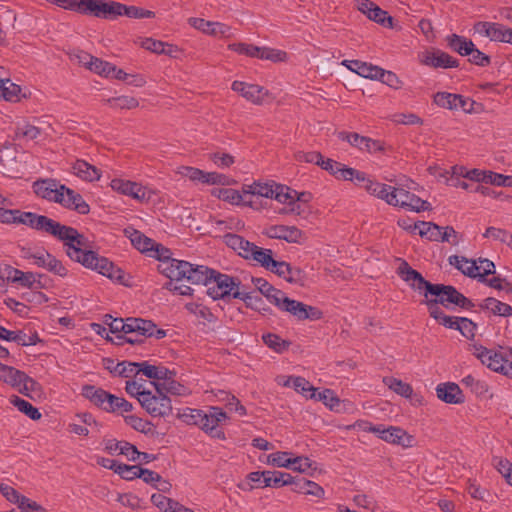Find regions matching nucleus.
I'll list each match as a JSON object with an SVG mask.
<instances>
[{"mask_svg":"<svg viewBox=\"0 0 512 512\" xmlns=\"http://www.w3.org/2000/svg\"><path fill=\"white\" fill-rule=\"evenodd\" d=\"M189 24L203 33L211 36L230 37L231 28L220 22H212L203 18L191 17L188 20Z\"/></svg>","mask_w":512,"mask_h":512,"instance_id":"2eb2a0df","label":"nucleus"},{"mask_svg":"<svg viewBox=\"0 0 512 512\" xmlns=\"http://www.w3.org/2000/svg\"><path fill=\"white\" fill-rule=\"evenodd\" d=\"M74 174L84 181H96L101 177V170L85 160H76L72 166Z\"/></svg>","mask_w":512,"mask_h":512,"instance_id":"473e14b6","label":"nucleus"},{"mask_svg":"<svg viewBox=\"0 0 512 512\" xmlns=\"http://www.w3.org/2000/svg\"><path fill=\"white\" fill-rule=\"evenodd\" d=\"M258 59L270 60L272 62H283L287 59V53L283 50L260 47Z\"/></svg>","mask_w":512,"mask_h":512,"instance_id":"680f3d73","label":"nucleus"},{"mask_svg":"<svg viewBox=\"0 0 512 512\" xmlns=\"http://www.w3.org/2000/svg\"><path fill=\"white\" fill-rule=\"evenodd\" d=\"M155 387V393L147 391L142 394L140 405L152 417H167L172 414L171 399L163 392L162 383L151 382Z\"/></svg>","mask_w":512,"mask_h":512,"instance_id":"7ed1b4c3","label":"nucleus"},{"mask_svg":"<svg viewBox=\"0 0 512 512\" xmlns=\"http://www.w3.org/2000/svg\"><path fill=\"white\" fill-rule=\"evenodd\" d=\"M268 238L284 240L288 243L301 244L304 240V233L296 226L271 225L263 232Z\"/></svg>","mask_w":512,"mask_h":512,"instance_id":"9b49d317","label":"nucleus"},{"mask_svg":"<svg viewBox=\"0 0 512 512\" xmlns=\"http://www.w3.org/2000/svg\"><path fill=\"white\" fill-rule=\"evenodd\" d=\"M272 273L284 278L291 284L303 286L305 282V273L299 267H293L285 261H278Z\"/></svg>","mask_w":512,"mask_h":512,"instance_id":"4be33fe9","label":"nucleus"},{"mask_svg":"<svg viewBox=\"0 0 512 512\" xmlns=\"http://www.w3.org/2000/svg\"><path fill=\"white\" fill-rule=\"evenodd\" d=\"M395 206L407 208L415 212L431 210V204L428 201L403 188H398Z\"/></svg>","mask_w":512,"mask_h":512,"instance_id":"4468645a","label":"nucleus"},{"mask_svg":"<svg viewBox=\"0 0 512 512\" xmlns=\"http://www.w3.org/2000/svg\"><path fill=\"white\" fill-rule=\"evenodd\" d=\"M44 232L62 241L64 247H66V242H69L76 235L75 228L61 224L51 218H48Z\"/></svg>","mask_w":512,"mask_h":512,"instance_id":"a878e982","label":"nucleus"},{"mask_svg":"<svg viewBox=\"0 0 512 512\" xmlns=\"http://www.w3.org/2000/svg\"><path fill=\"white\" fill-rule=\"evenodd\" d=\"M342 65L357 73L358 75L371 80H376L378 77V72L380 71L379 66L372 65L360 60H344Z\"/></svg>","mask_w":512,"mask_h":512,"instance_id":"cd10ccee","label":"nucleus"},{"mask_svg":"<svg viewBox=\"0 0 512 512\" xmlns=\"http://www.w3.org/2000/svg\"><path fill=\"white\" fill-rule=\"evenodd\" d=\"M377 76L376 80L381 81L383 84H386L395 90L401 89L403 86V81H401L392 71H388L380 67V71Z\"/></svg>","mask_w":512,"mask_h":512,"instance_id":"5fc2aeb1","label":"nucleus"},{"mask_svg":"<svg viewBox=\"0 0 512 512\" xmlns=\"http://www.w3.org/2000/svg\"><path fill=\"white\" fill-rule=\"evenodd\" d=\"M437 397L448 404H462L465 396L456 383L447 382L439 384L436 388Z\"/></svg>","mask_w":512,"mask_h":512,"instance_id":"5701e85b","label":"nucleus"},{"mask_svg":"<svg viewBox=\"0 0 512 512\" xmlns=\"http://www.w3.org/2000/svg\"><path fill=\"white\" fill-rule=\"evenodd\" d=\"M138 367V362L122 361L114 366L112 373L123 378H133L139 374Z\"/></svg>","mask_w":512,"mask_h":512,"instance_id":"c03bdc74","label":"nucleus"},{"mask_svg":"<svg viewBox=\"0 0 512 512\" xmlns=\"http://www.w3.org/2000/svg\"><path fill=\"white\" fill-rule=\"evenodd\" d=\"M35 275L36 274L33 272H23L19 270V274L16 276L14 283L31 290L43 288L41 281L35 279Z\"/></svg>","mask_w":512,"mask_h":512,"instance_id":"8fccbe9b","label":"nucleus"},{"mask_svg":"<svg viewBox=\"0 0 512 512\" xmlns=\"http://www.w3.org/2000/svg\"><path fill=\"white\" fill-rule=\"evenodd\" d=\"M81 4L85 7V15H91L97 18L114 20L121 16V3L116 1L105 0H81Z\"/></svg>","mask_w":512,"mask_h":512,"instance_id":"423d86ee","label":"nucleus"},{"mask_svg":"<svg viewBox=\"0 0 512 512\" xmlns=\"http://www.w3.org/2000/svg\"><path fill=\"white\" fill-rule=\"evenodd\" d=\"M89 70L108 78L113 71H116V66L95 57L92 63H90Z\"/></svg>","mask_w":512,"mask_h":512,"instance_id":"e2e57ef3","label":"nucleus"},{"mask_svg":"<svg viewBox=\"0 0 512 512\" xmlns=\"http://www.w3.org/2000/svg\"><path fill=\"white\" fill-rule=\"evenodd\" d=\"M129 238L132 245L142 253L152 251L154 245H156L153 239L148 238L142 232L135 229L130 233Z\"/></svg>","mask_w":512,"mask_h":512,"instance_id":"79ce46f5","label":"nucleus"},{"mask_svg":"<svg viewBox=\"0 0 512 512\" xmlns=\"http://www.w3.org/2000/svg\"><path fill=\"white\" fill-rule=\"evenodd\" d=\"M179 417L186 424L201 428L203 420L206 419V412L200 409L185 408Z\"/></svg>","mask_w":512,"mask_h":512,"instance_id":"de8ad7c7","label":"nucleus"},{"mask_svg":"<svg viewBox=\"0 0 512 512\" xmlns=\"http://www.w3.org/2000/svg\"><path fill=\"white\" fill-rule=\"evenodd\" d=\"M128 321V333H136V339L140 340V344L143 343L146 338L151 337L150 330H153V321L134 317H129Z\"/></svg>","mask_w":512,"mask_h":512,"instance_id":"c85d7f7f","label":"nucleus"},{"mask_svg":"<svg viewBox=\"0 0 512 512\" xmlns=\"http://www.w3.org/2000/svg\"><path fill=\"white\" fill-rule=\"evenodd\" d=\"M254 260L259 263L263 268L272 272L276 267L277 260L273 259V251L271 249H265L254 244L252 251L249 254L248 260Z\"/></svg>","mask_w":512,"mask_h":512,"instance_id":"72a5a7b5","label":"nucleus"},{"mask_svg":"<svg viewBox=\"0 0 512 512\" xmlns=\"http://www.w3.org/2000/svg\"><path fill=\"white\" fill-rule=\"evenodd\" d=\"M483 311H489L495 316L510 317L512 316V306L497 300L494 297L484 299L479 305Z\"/></svg>","mask_w":512,"mask_h":512,"instance_id":"f704fd0d","label":"nucleus"},{"mask_svg":"<svg viewBox=\"0 0 512 512\" xmlns=\"http://www.w3.org/2000/svg\"><path fill=\"white\" fill-rule=\"evenodd\" d=\"M342 141H347L351 146L361 151L376 153L384 151V143L366 136H362L356 132L340 131L337 134Z\"/></svg>","mask_w":512,"mask_h":512,"instance_id":"9d476101","label":"nucleus"},{"mask_svg":"<svg viewBox=\"0 0 512 512\" xmlns=\"http://www.w3.org/2000/svg\"><path fill=\"white\" fill-rule=\"evenodd\" d=\"M48 218L44 215L19 210L15 224H23L34 230L44 232Z\"/></svg>","mask_w":512,"mask_h":512,"instance_id":"c756f323","label":"nucleus"},{"mask_svg":"<svg viewBox=\"0 0 512 512\" xmlns=\"http://www.w3.org/2000/svg\"><path fill=\"white\" fill-rule=\"evenodd\" d=\"M294 387V389L301 393L302 395L309 397L308 393H314L316 392V389L310 384L309 381H307L305 378L296 376V377H290L286 385H290Z\"/></svg>","mask_w":512,"mask_h":512,"instance_id":"0e129e2a","label":"nucleus"},{"mask_svg":"<svg viewBox=\"0 0 512 512\" xmlns=\"http://www.w3.org/2000/svg\"><path fill=\"white\" fill-rule=\"evenodd\" d=\"M309 398L322 401L330 410L339 411L340 399L336 396L335 392L331 389H324L321 392H314L309 394Z\"/></svg>","mask_w":512,"mask_h":512,"instance_id":"37998d69","label":"nucleus"},{"mask_svg":"<svg viewBox=\"0 0 512 512\" xmlns=\"http://www.w3.org/2000/svg\"><path fill=\"white\" fill-rule=\"evenodd\" d=\"M397 274L403 281L407 282L412 289L424 293L425 299L430 295L429 287L436 285L427 281L420 272L413 269L405 260H403L397 268Z\"/></svg>","mask_w":512,"mask_h":512,"instance_id":"6e6552de","label":"nucleus"},{"mask_svg":"<svg viewBox=\"0 0 512 512\" xmlns=\"http://www.w3.org/2000/svg\"><path fill=\"white\" fill-rule=\"evenodd\" d=\"M68 257L84 267L97 271L103 276L116 281L117 283L127 285L125 272L119 267L115 266L108 258L100 256L97 252L92 250H85L79 247L68 245Z\"/></svg>","mask_w":512,"mask_h":512,"instance_id":"f257e3e1","label":"nucleus"},{"mask_svg":"<svg viewBox=\"0 0 512 512\" xmlns=\"http://www.w3.org/2000/svg\"><path fill=\"white\" fill-rule=\"evenodd\" d=\"M461 382L466 387L471 388V391L477 396H483L488 392V385L486 382L478 380L472 375L465 376Z\"/></svg>","mask_w":512,"mask_h":512,"instance_id":"052dcab7","label":"nucleus"},{"mask_svg":"<svg viewBox=\"0 0 512 512\" xmlns=\"http://www.w3.org/2000/svg\"><path fill=\"white\" fill-rule=\"evenodd\" d=\"M368 18L384 27H393V18L387 11L381 9L378 5H374Z\"/></svg>","mask_w":512,"mask_h":512,"instance_id":"6e6d98bb","label":"nucleus"},{"mask_svg":"<svg viewBox=\"0 0 512 512\" xmlns=\"http://www.w3.org/2000/svg\"><path fill=\"white\" fill-rule=\"evenodd\" d=\"M25 372L0 362V380L11 387L21 386Z\"/></svg>","mask_w":512,"mask_h":512,"instance_id":"e433bc0d","label":"nucleus"},{"mask_svg":"<svg viewBox=\"0 0 512 512\" xmlns=\"http://www.w3.org/2000/svg\"><path fill=\"white\" fill-rule=\"evenodd\" d=\"M275 184L273 181L270 183H262V182H254L250 185H243L242 191L246 196V199H251L254 196H261L265 198H273V193L275 189Z\"/></svg>","mask_w":512,"mask_h":512,"instance_id":"2f4dec72","label":"nucleus"},{"mask_svg":"<svg viewBox=\"0 0 512 512\" xmlns=\"http://www.w3.org/2000/svg\"><path fill=\"white\" fill-rule=\"evenodd\" d=\"M252 283L256 287V289L264 296L266 299L276 307L279 306L281 302V298L284 297L285 293L280 289L275 288L271 285L266 279L260 277H252Z\"/></svg>","mask_w":512,"mask_h":512,"instance_id":"393cba45","label":"nucleus"},{"mask_svg":"<svg viewBox=\"0 0 512 512\" xmlns=\"http://www.w3.org/2000/svg\"><path fill=\"white\" fill-rule=\"evenodd\" d=\"M293 191L286 185L275 184V189L273 193V198L280 203L286 204V207L289 206V202L293 200Z\"/></svg>","mask_w":512,"mask_h":512,"instance_id":"774afa93","label":"nucleus"},{"mask_svg":"<svg viewBox=\"0 0 512 512\" xmlns=\"http://www.w3.org/2000/svg\"><path fill=\"white\" fill-rule=\"evenodd\" d=\"M505 361L506 358H504L502 354L492 350L487 358H485V360H483L481 363L486 365L492 371L500 373L503 370V363Z\"/></svg>","mask_w":512,"mask_h":512,"instance_id":"69168bd1","label":"nucleus"},{"mask_svg":"<svg viewBox=\"0 0 512 512\" xmlns=\"http://www.w3.org/2000/svg\"><path fill=\"white\" fill-rule=\"evenodd\" d=\"M228 49L252 58H258L260 52V47L248 43H232L228 45Z\"/></svg>","mask_w":512,"mask_h":512,"instance_id":"bf43d9fd","label":"nucleus"},{"mask_svg":"<svg viewBox=\"0 0 512 512\" xmlns=\"http://www.w3.org/2000/svg\"><path fill=\"white\" fill-rule=\"evenodd\" d=\"M280 214H295L304 219L311 213L309 204H303L295 201L294 199L289 202L288 207H284L279 211Z\"/></svg>","mask_w":512,"mask_h":512,"instance_id":"864d4df0","label":"nucleus"},{"mask_svg":"<svg viewBox=\"0 0 512 512\" xmlns=\"http://www.w3.org/2000/svg\"><path fill=\"white\" fill-rule=\"evenodd\" d=\"M175 263V267L168 270L171 280L181 281L185 279L194 285H210L211 275L215 273L214 269L204 265H194L184 260Z\"/></svg>","mask_w":512,"mask_h":512,"instance_id":"f03ea898","label":"nucleus"},{"mask_svg":"<svg viewBox=\"0 0 512 512\" xmlns=\"http://www.w3.org/2000/svg\"><path fill=\"white\" fill-rule=\"evenodd\" d=\"M227 419H229V417L222 408L210 406L208 412H206V419L202 422L201 429L212 438L225 440V433L223 430L219 429L218 426Z\"/></svg>","mask_w":512,"mask_h":512,"instance_id":"1a4fd4ad","label":"nucleus"},{"mask_svg":"<svg viewBox=\"0 0 512 512\" xmlns=\"http://www.w3.org/2000/svg\"><path fill=\"white\" fill-rule=\"evenodd\" d=\"M33 189L37 196L58 203L66 186L55 179H42L33 183Z\"/></svg>","mask_w":512,"mask_h":512,"instance_id":"f8f14e48","label":"nucleus"},{"mask_svg":"<svg viewBox=\"0 0 512 512\" xmlns=\"http://www.w3.org/2000/svg\"><path fill=\"white\" fill-rule=\"evenodd\" d=\"M121 16H127L129 18L134 19H142V18H154L155 13L151 10H146L144 8L138 6H128L121 3Z\"/></svg>","mask_w":512,"mask_h":512,"instance_id":"09e8293b","label":"nucleus"},{"mask_svg":"<svg viewBox=\"0 0 512 512\" xmlns=\"http://www.w3.org/2000/svg\"><path fill=\"white\" fill-rule=\"evenodd\" d=\"M422 64L432 68H458L460 62L458 59L452 57L442 50H434L426 52L421 60Z\"/></svg>","mask_w":512,"mask_h":512,"instance_id":"dca6fc26","label":"nucleus"},{"mask_svg":"<svg viewBox=\"0 0 512 512\" xmlns=\"http://www.w3.org/2000/svg\"><path fill=\"white\" fill-rule=\"evenodd\" d=\"M142 47L153 53L164 54L168 56H174V53L178 51L176 46L152 38H146L142 42Z\"/></svg>","mask_w":512,"mask_h":512,"instance_id":"58836bf2","label":"nucleus"},{"mask_svg":"<svg viewBox=\"0 0 512 512\" xmlns=\"http://www.w3.org/2000/svg\"><path fill=\"white\" fill-rule=\"evenodd\" d=\"M212 195L233 205L243 204L252 208H257L253 200L246 199L244 194L242 195L238 190L232 188H214L212 190Z\"/></svg>","mask_w":512,"mask_h":512,"instance_id":"b1692460","label":"nucleus"},{"mask_svg":"<svg viewBox=\"0 0 512 512\" xmlns=\"http://www.w3.org/2000/svg\"><path fill=\"white\" fill-rule=\"evenodd\" d=\"M35 265L62 278L68 275V269L63 263L43 248L39 249V256L36 257Z\"/></svg>","mask_w":512,"mask_h":512,"instance_id":"f3484780","label":"nucleus"},{"mask_svg":"<svg viewBox=\"0 0 512 512\" xmlns=\"http://www.w3.org/2000/svg\"><path fill=\"white\" fill-rule=\"evenodd\" d=\"M10 403L34 421L40 420L42 417V414L36 407L17 395H12L10 397Z\"/></svg>","mask_w":512,"mask_h":512,"instance_id":"a19ab883","label":"nucleus"},{"mask_svg":"<svg viewBox=\"0 0 512 512\" xmlns=\"http://www.w3.org/2000/svg\"><path fill=\"white\" fill-rule=\"evenodd\" d=\"M107 102L112 108L119 109H134L139 105V102L136 98L124 95L109 98Z\"/></svg>","mask_w":512,"mask_h":512,"instance_id":"13d9d810","label":"nucleus"},{"mask_svg":"<svg viewBox=\"0 0 512 512\" xmlns=\"http://www.w3.org/2000/svg\"><path fill=\"white\" fill-rule=\"evenodd\" d=\"M1 90L0 98L10 102L19 101V93L21 92L19 85L11 83L9 80H5Z\"/></svg>","mask_w":512,"mask_h":512,"instance_id":"4d7b16f0","label":"nucleus"},{"mask_svg":"<svg viewBox=\"0 0 512 512\" xmlns=\"http://www.w3.org/2000/svg\"><path fill=\"white\" fill-rule=\"evenodd\" d=\"M110 186L114 191L141 203L149 202L153 195V192L142 184L121 178L112 179Z\"/></svg>","mask_w":512,"mask_h":512,"instance_id":"0eeeda50","label":"nucleus"},{"mask_svg":"<svg viewBox=\"0 0 512 512\" xmlns=\"http://www.w3.org/2000/svg\"><path fill=\"white\" fill-rule=\"evenodd\" d=\"M61 201L58 203L65 208L75 210L81 215H86L90 211L89 204L83 199L82 195L75 192L73 189L66 187L61 193Z\"/></svg>","mask_w":512,"mask_h":512,"instance_id":"6ab92c4d","label":"nucleus"},{"mask_svg":"<svg viewBox=\"0 0 512 512\" xmlns=\"http://www.w3.org/2000/svg\"><path fill=\"white\" fill-rule=\"evenodd\" d=\"M492 274H495V264L487 258L471 260V265L464 272L465 276L478 281H486V277Z\"/></svg>","mask_w":512,"mask_h":512,"instance_id":"a211bd4d","label":"nucleus"},{"mask_svg":"<svg viewBox=\"0 0 512 512\" xmlns=\"http://www.w3.org/2000/svg\"><path fill=\"white\" fill-rule=\"evenodd\" d=\"M305 306V303L290 299L285 294L284 297L281 298V302L277 308L282 311L289 312L297 320L302 321L303 314L305 312Z\"/></svg>","mask_w":512,"mask_h":512,"instance_id":"ea45409f","label":"nucleus"},{"mask_svg":"<svg viewBox=\"0 0 512 512\" xmlns=\"http://www.w3.org/2000/svg\"><path fill=\"white\" fill-rule=\"evenodd\" d=\"M383 382L391 390H393L395 393H397L400 396L409 398L413 393V389H412L411 385L403 382L400 379H397L394 377H385L383 379Z\"/></svg>","mask_w":512,"mask_h":512,"instance_id":"a18cd8bd","label":"nucleus"},{"mask_svg":"<svg viewBox=\"0 0 512 512\" xmlns=\"http://www.w3.org/2000/svg\"><path fill=\"white\" fill-rule=\"evenodd\" d=\"M448 47L461 56L470 55L473 51L474 43L472 40L457 34H451L446 37Z\"/></svg>","mask_w":512,"mask_h":512,"instance_id":"c9c22d12","label":"nucleus"},{"mask_svg":"<svg viewBox=\"0 0 512 512\" xmlns=\"http://www.w3.org/2000/svg\"><path fill=\"white\" fill-rule=\"evenodd\" d=\"M378 437L383 441L391 444H397L404 448L412 447L414 443V437L409 435L404 429L397 426H389L385 428L384 425H381Z\"/></svg>","mask_w":512,"mask_h":512,"instance_id":"ddd939ff","label":"nucleus"},{"mask_svg":"<svg viewBox=\"0 0 512 512\" xmlns=\"http://www.w3.org/2000/svg\"><path fill=\"white\" fill-rule=\"evenodd\" d=\"M240 285L241 281L238 277L215 270V273L211 275L210 285L207 286L206 294L213 300L233 297V293L239 290Z\"/></svg>","mask_w":512,"mask_h":512,"instance_id":"20e7f679","label":"nucleus"},{"mask_svg":"<svg viewBox=\"0 0 512 512\" xmlns=\"http://www.w3.org/2000/svg\"><path fill=\"white\" fill-rule=\"evenodd\" d=\"M223 242L231 249L236 251L239 256L244 259H249V254L252 251L254 243L246 240L244 237L234 234L227 233L223 236Z\"/></svg>","mask_w":512,"mask_h":512,"instance_id":"bb28decb","label":"nucleus"},{"mask_svg":"<svg viewBox=\"0 0 512 512\" xmlns=\"http://www.w3.org/2000/svg\"><path fill=\"white\" fill-rule=\"evenodd\" d=\"M455 98H456V96L453 93L437 92L433 97V101L436 105H438L440 107L454 110V109H456Z\"/></svg>","mask_w":512,"mask_h":512,"instance_id":"338daca9","label":"nucleus"},{"mask_svg":"<svg viewBox=\"0 0 512 512\" xmlns=\"http://www.w3.org/2000/svg\"><path fill=\"white\" fill-rule=\"evenodd\" d=\"M405 229H418L421 237H426L430 241L439 242L440 230L442 229L439 225L432 222L419 221L413 226L404 227Z\"/></svg>","mask_w":512,"mask_h":512,"instance_id":"4c0bfd02","label":"nucleus"},{"mask_svg":"<svg viewBox=\"0 0 512 512\" xmlns=\"http://www.w3.org/2000/svg\"><path fill=\"white\" fill-rule=\"evenodd\" d=\"M455 289L456 288L454 286L445 284L430 286V295L435 298L430 299L427 297V299L422 301V303L426 304L429 314H441V311L443 310L439 305L449 308L450 305L453 304L454 299H451V297L455 294Z\"/></svg>","mask_w":512,"mask_h":512,"instance_id":"39448f33","label":"nucleus"},{"mask_svg":"<svg viewBox=\"0 0 512 512\" xmlns=\"http://www.w3.org/2000/svg\"><path fill=\"white\" fill-rule=\"evenodd\" d=\"M247 88L248 90L245 95V99L255 105L263 104L264 98L269 95L268 90H266L263 86L250 84V86Z\"/></svg>","mask_w":512,"mask_h":512,"instance_id":"3c124183","label":"nucleus"},{"mask_svg":"<svg viewBox=\"0 0 512 512\" xmlns=\"http://www.w3.org/2000/svg\"><path fill=\"white\" fill-rule=\"evenodd\" d=\"M485 238H492L495 241L505 243L512 247V234L505 229L488 227L483 234Z\"/></svg>","mask_w":512,"mask_h":512,"instance_id":"603ef678","label":"nucleus"},{"mask_svg":"<svg viewBox=\"0 0 512 512\" xmlns=\"http://www.w3.org/2000/svg\"><path fill=\"white\" fill-rule=\"evenodd\" d=\"M151 252H153L151 256L160 261L158 271L170 279L168 270H172L175 267V262H181L182 260L172 258V251L159 243L154 245Z\"/></svg>","mask_w":512,"mask_h":512,"instance_id":"412c9836","label":"nucleus"},{"mask_svg":"<svg viewBox=\"0 0 512 512\" xmlns=\"http://www.w3.org/2000/svg\"><path fill=\"white\" fill-rule=\"evenodd\" d=\"M265 345L277 353H282L290 347V342L283 340L279 335L274 333H267L262 336Z\"/></svg>","mask_w":512,"mask_h":512,"instance_id":"49530a36","label":"nucleus"},{"mask_svg":"<svg viewBox=\"0 0 512 512\" xmlns=\"http://www.w3.org/2000/svg\"><path fill=\"white\" fill-rule=\"evenodd\" d=\"M82 396L98 408L108 412L111 393L94 385L86 384L82 387Z\"/></svg>","mask_w":512,"mask_h":512,"instance_id":"aec40b11","label":"nucleus"},{"mask_svg":"<svg viewBox=\"0 0 512 512\" xmlns=\"http://www.w3.org/2000/svg\"><path fill=\"white\" fill-rule=\"evenodd\" d=\"M233 298L240 299L244 301L247 308L253 309L255 311L260 312L262 315H267L272 312L269 306H266L262 297L253 296L250 292H242L236 290L233 293Z\"/></svg>","mask_w":512,"mask_h":512,"instance_id":"7c9ffc66","label":"nucleus"}]
</instances>
